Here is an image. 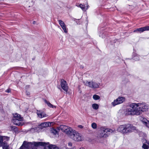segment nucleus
Returning a JSON list of instances; mask_svg holds the SVG:
<instances>
[{"label": "nucleus", "mask_w": 149, "mask_h": 149, "mask_svg": "<svg viewBox=\"0 0 149 149\" xmlns=\"http://www.w3.org/2000/svg\"><path fill=\"white\" fill-rule=\"evenodd\" d=\"M130 108H127L125 111L126 115H139L141 112L145 111L149 107L145 103H132L129 105Z\"/></svg>", "instance_id": "1"}, {"label": "nucleus", "mask_w": 149, "mask_h": 149, "mask_svg": "<svg viewBox=\"0 0 149 149\" xmlns=\"http://www.w3.org/2000/svg\"><path fill=\"white\" fill-rule=\"evenodd\" d=\"M45 143L42 142H29L26 141H24L19 149H35L34 146H45V149H58V148L55 145H45Z\"/></svg>", "instance_id": "2"}, {"label": "nucleus", "mask_w": 149, "mask_h": 149, "mask_svg": "<svg viewBox=\"0 0 149 149\" xmlns=\"http://www.w3.org/2000/svg\"><path fill=\"white\" fill-rule=\"evenodd\" d=\"M68 136L74 141H82L84 140V138L81 134L73 130Z\"/></svg>", "instance_id": "3"}, {"label": "nucleus", "mask_w": 149, "mask_h": 149, "mask_svg": "<svg viewBox=\"0 0 149 149\" xmlns=\"http://www.w3.org/2000/svg\"><path fill=\"white\" fill-rule=\"evenodd\" d=\"M114 132V131L111 129L101 127L100 129V133L99 135V136L100 138H106L109 134Z\"/></svg>", "instance_id": "4"}, {"label": "nucleus", "mask_w": 149, "mask_h": 149, "mask_svg": "<svg viewBox=\"0 0 149 149\" xmlns=\"http://www.w3.org/2000/svg\"><path fill=\"white\" fill-rule=\"evenodd\" d=\"M84 83L86 86L92 88H97L99 87V83L93 80L90 81H86L84 82Z\"/></svg>", "instance_id": "5"}, {"label": "nucleus", "mask_w": 149, "mask_h": 149, "mask_svg": "<svg viewBox=\"0 0 149 149\" xmlns=\"http://www.w3.org/2000/svg\"><path fill=\"white\" fill-rule=\"evenodd\" d=\"M50 125L51 123H49L44 122L41 124L39 127L32 128L31 129V131H37L38 129H42L43 128L49 126Z\"/></svg>", "instance_id": "6"}, {"label": "nucleus", "mask_w": 149, "mask_h": 149, "mask_svg": "<svg viewBox=\"0 0 149 149\" xmlns=\"http://www.w3.org/2000/svg\"><path fill=\"white\" fill-rule=\"evenodd\" d=\"M125 98L123 97H119L111 103V104L113 106L121 104L125 101Z\"/></svg>", "instance_id": "7"}, {"label": "nucleus", "mask_w": 149, "mask_h": 149, "mask_svg": "<svg viewBox=\"0 0 149 149\" xmlns=\"http://www.w3.org/2000/svg\"><path fill=\"white\" fill-rule=\"evenodd\" d=\"M60 128L63 132H65L68 136L72 130L71 128L64 125H61Z\"/></svg>", "instance_id": "8"}, {"label": "nucleus", "mask_w": 149, "mask_h": 149, "mask_svg": "<svg viewBox=\"0 0 149 149\" xmlns=\"http://www.w3.org/2000/svg\"><path fill=\"white\" fill-rule=\"evenodd\" d=\"M136 129V128L135 127L130 124H126L125 134L133 132Z\"/></svg>", "instance_id": "9"}, {"label": "nucleus", "mask_w": 149, "mask_h": 149, "mask_svg": "<svg viewBox=\"0 0 149 149\" xmlns=\"http://www.w3.org/2000/svg\"><path fill=\"white\" fill-rule=\"evenodd\" d=\"M61 85L62 88L65 91L67 92L68 90V85L66 81L64 80L61 81Z\"/></svg>", "instance_id": "10"}, {"label": "nucleus", "mask_w": 149, "mask_h": 149, "mask_svg": "<svg viewBox=\"0 0 149 149\" xmlns=\"http://www.w3.org/2000/svg\"><path fill=\"white\" fill-rule=\"evenodd\" d=\"M126 124L120 125L117 129V131L123 134H125Z\"/></svg>", "instance_id": "11"}, {"label": "nucleus", "mask_w": 149, "mask_h": 149, "mask_svg": "<svg viewBox=\"0 0 149 149\" xmlns=\"http://www.w3.org/2000/svg\"><path fill=\"white\" fill-rule=\"evenodd\" d=\"M149 30V26H146L136 29L134 31V32H139L140 33Z\"/></svg>", "instance_id": "12"}, {"label": "nucleus", "mask_w": 149, "mask_h": 149, "mask_svg": "<svg viewBox=\"0 0 149 149\" xmlns=\"http://www.w3.org/2000/svg\"><path fill=\"white\" fill-rule=\"evenodd\" d=\"M22 120H15V119H13L12 122L14 124L16 125H17L18 126L22 125H23V123H22L21 122L22 121Z\"/></svg>", "instance_id": "13"}, {"label": "nucleus", "mask_w": 149, "mask_h": 149, "mask_svg": "<svg viewBox=\"0 0 149 149\" xmlns=\"http://www.w3.org/2000/svg\"><path fill=\"white\" fill-rule=\"evenodd\" d=\"M77 6L80 8L84 11H86L88 9L89 7V6L87 4L86 5V7L85 5H83L81 4H80L79 5H78Z\"/></svg>", "instance_id": "14"}, {"label": "nucleus", "mask_w": 149, "mask_h": 149, "mask_svg": "<svg viewBox=\"0 0 149 149\" xmlns=\"http://www.w3.org/2000/svg\"><path fill=\"white\" fill-rule=\"evenodd\" d=\"M19 120H23V118L21 117V116L17 113L15 114L13 116V119Z\"/></svg>", "instance_id": "15"}, {"label": "nucleus", "mask_w": 149, "mask_h": 149, "mask_svg": "<svg viewBox=\"0 0 149 149\" xmlns=\"http://www.w3.org/2000/svg\"><path fill=\"white\" fill-rule=\"evenodd\" d=\"M143 123L149 128V121L145 118H143L142 120Z\"/></svg>", "instance_id": "16"}, {"label": "nucleus", "mask_w": 149, "mask_h": 149, "mask_svg": "<svg viewBox=\"0 0 149 149\" xmlns=\"http://www.w3.org/2000/svg\"><path fill=\"white\" fill-rule=\"evenodd\" d=\"M37 113L38 116L40 118H42L46 116L45 114L42 111H38Z\"/></svg>", "instance_id": "17"}, {"label": "nucleus", "mask_w": 149, "mask_h": 149, "mask_svg": "<svg viewBox=\"0 0 149 149\" xmlns=\"http://www.w3.org/2000/svg\"><path fill=\"white\" fill-rule=\"evenodd\" d=\"M45 102L46 103L47 105L50 107H51L53 108H55L56 107L54 106L52 104H51L49 102L47 101L45 99H43Z\"/></svg>", "instance_id": "18"}, {"label": "nucleus", "mask_w": 149, "mask_h": 149, "mask_svg": "<svg viewBox=\"0 0 149 149\" xmlns=\"http://www.w3.org/2000/svg\"><path fill=\"white\" fill-rule=\"evenodd\" d=\"M145 141H146L145 143H143L142 146V148L144 149H148V144H149V141H146L145 140Z\"/></svg>", "instance_id": "19"}, {"label": "nucleus", "mask_w": 149, "mask_h": 149, "mask_svg": "<svg viewBox=\"0 0 149 149\" xmlns=\"http://www.w3.org/2000/svg\"><path fill=\"white\" fill-rule=\"evenodd\" d=\"M92 107L93 109L97 110L98 109L99 106L97 104L94 103L92 104Z\"/></svg>", "instance_id": "20"}, {"label": "nucleus", "mask_w": 149, "mask_h": 149, "mask_svg": "<svg viewBox=\"0 0 149 149\" xmlns=\"http://www.w3.org/2000/svg\"><path fill=\"white\" fill-rule=\"evenodd\" d=\"M59 24L62 27H63L65 25L64 22L61 20H60L58 21Z\"/></svg>", "instance_id": "21"}, {"label": "nucleus", "mask_w": 149, "mask_h": 149, "mask_svg": "<svg viewBox=\"0 0 149 149\" xmlns=\"http://www.w3.org/2000/svg\"><path fill=\"white\" fill-rule=\"evenodd\" d=\"M93 98L95 100H97L100 99V97L98 95H94L93 96Z\"/></svg>", "instance_id": "22"}, {"label": "nucleus", "mask_w": 149, "mask_h": 149, "mask_svg": "<svg viewBox=\"0 0 149 149\" xmlns=\"http://www.w3.org/2000/svg\"><path fill=\"white\" fill-rule=\"evenodd\" d=\"M5 138V136H0V145H1L3 139Z\"/></svg>", "instance_id": "23"}, {"label": "nucleus", "mask_w": 149, "mask_h": 149, "mask_svg": "<svg viewBox=\"0 0 149 149\" xmlns=\"http://www.w3.org/2000/svg\"><path fill=\"white\" fill-rule=\"evenodd\" d=\"M91 127L93 129H96L97 128V125L95 123H93L91 124Z\"/></svg>", "instance_id": "24"}, {"label": "nucleus", "mask_w": 149, "mask_h": 149, "mask_svg": "<svg viewBox=\"0 0 149 149\" xmlns=\"http://www.w3.org/2000/svg\"><path fill=\"white\" fill-rule=\"evenodd\" d=\"M61 28L65 33H67L68 31H67L65 25L64 26L62 27Z\"/></svg>", "instance_id": "25"}, {"label": "nucleus", "mask_w": 149, "mask_h": 149, "mask_svg": "<svg viewBox=\"0 0 149 149\" xmlns=\"http://www.w3.org/2000/svg\"><path fill=\"white\" fill-rule=\"evenodd\" d=\"M133 59L136 61H137L139 60V56L138 55H136V56L133 57Z\"/></svg>", "instance_id": "26"}, {"label": "nucleus", "mask_w": 149, "mask_h": 149, "mask_svg": "<svg viewBox=\"0 0 149 149\" xmlns=\"http://www.w3.org/2000/svg\"><path fill=\"white\" fill-rule=\"evenodd\" d=\"M51 131L54 134H56L57 132V131L54 129H52Z\"/></svg>", "instance_id": "27"}, {"label": "nucleus", "mask_w": 149, "mask_h": 149, "mask_svg": "<svg viewBox=\"0 0 149 149\" xmlns=\"http://www.w3.org/2000/svg\"><path fill=\"white\" fill-rule=\"evenodd\" d=\"M3 149H8V146L5 145L3 147Z\"/></svg>", "instance_id": "28"}, {"label": "nucleus", "mask_w": 149, "mask_h": 149, "mask_svg": "<svg viewBox=\"0 0 149 149\" xmlns=\"http://www.w3.org/2000/svg\"><path fill=\"white\" fill-rule=\"evenodd\" d=\"M78 127L80 129H82L83 128V126L82 125H79L78 126Z\"/></svg>", "instance_id": "29"}, {"label": "nucleus", "mask_w": 149, "mask_h": 149, "mask_svg": "<svg viewBox=\"0 0 149 149\" xmlns=\"http://www.w3.org/2000/svg\"><path fill=\"white\" fill-rule=\"evenodd\" d=\"M10 91H11V90H10V89H7V90L6 91V92H7V93H9L10 92Z\"/></svg>", "instance_id": "30"}, {"label": "nucleus", "mask_w": 149, "mask_h": 149, "mask_svg": "<svg viewBox=\"0 0 149 149\" xmlns=\"http://www.w3.org/2000/svg\"><path fill=\"white\" fill-rule=\"evenodd\" d=\"M68 146H72V144L71 143V142H69L68 143Z\"/></svg>", "instance_id": "31"}, {"label": "nucleus", "mask_w": 149, "mask_h": 149, "mask_svg": "<svg viewBox=\"0 0 149 149\" xmlns=\"http://www.w3.org/2000/svg\"><path fill=\"white\" fill-rule=\"evenodd\" d=\"M100 36L102 37V38L103 37V36H101V35H100Z\"/></svg>", "instance_id": "32"}]
</instances>
